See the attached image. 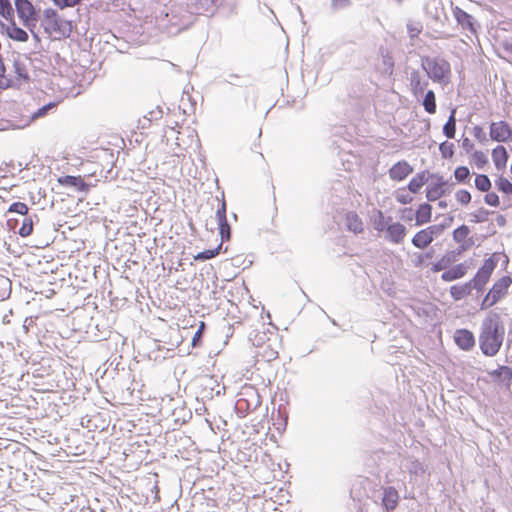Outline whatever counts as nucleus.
I'll return each mask as SVG.
<instances>
[{
	"instance_id": "nucleus-53",
	"label": "nucleus",
	"mask_w": 512,
	"mask_h": 512,
	"mask_svg": "<svg viewBox=\"0 0 512 512\" xmlns=\"http://www.w3.org/2000/svg\"><path fill=\"white\" fill-rule=\"evenodd\" d=\"M474 131H475L474 135L476 138H479V135L483 134V130L481 127H475Z\"/></svg>"
},
{
	"instance_id": "nucleus-5",
	"label": "nucleus",
	"mask_w": 512,
	"mask_h": 512,
	"mask_svg": "<svg viewBox=\"0 0 512 512\" xmlns=\"http://www.w3.org/2000/svg\"><path fill=\"white\" fill-rule=\"evenodd\" d=\"M444 231V226L435 224L430 225L420 231H418L413 237H412V244L419 249H425L428 247L433 240L440 236Z\"/></svg>"
},
{
	"instance_id": "nucleus-11",
	"label": "nucleus",
	"mask_w": 512,
	"mask_h": 512,
	"mask_svg": "<svg viewBox=\"0 0 512 512\" xmlns=\"http://www.w3.org/2000/svg\"><path fill=\"white\" fill-rule=\"evenodd\" d=\"M428 86V80L418 70H412L409 77V87L413 96H421Z\"/></svg>"
},
{
	"instance_id": "nucleus-23",
	"label": "nucleus",
	"mask_w": 512,
	"mask_h": 512,
	"mask_svg": "<svg viewBox=\"0 0 512 512\" xmlns=\"http://www.w3.org/2000/svg\"><path fill=\"white\" fill-rule=\"evenodd\" d=\"M256 356L261 361L271 362L278 357V351L270 343H264L259 347Z\"/></svg>"
},
{
	"instance_id": "nucleus-50",
	"label": "nucleus",
	"mask_w": 512,
	"mask_h": 512,
	"mask_svg": "<svg viewBox=\"0 0 512 512\" xmlns=\"http://www.w3.org/2000/svg\"><path fill=\"white\" fill-rule=\"evenodd\" d=\"M204 328H205V323L204 322H200L199 328L195 332V334H194V336L192 338V346L193 347L198 345L200 339L202 338Z\"/></svg>"
},
{
	"instance_id": "nucleus-7",
	"label": "nucleus",
	"mask_w": 512,
	"mask_h": 512,
	"mask_svg": "<svg viewBox=\"0 0 512 512\" xmlns=\"http://www.w3.org/2000/svg\"><path fill=\"white\" fill-rule=\"evenodd\" d=\"M490 138L497 142L512 141V128L506 121L492 122L489 127Z\"/></svg>"
},
{
	"instance_id": "nucleus-33",
	"label": "nucleus",
	"mask_w": 512,
	"mask_h": 512,
	"mask_svg": "<svg viewBox=\"0 0 512 512\" xmlns=\"http://www.w3.org/2000/svg\"><path fill=\"white\" fill-rule=\"evenodd\" d=\"M491 181L485 174H478L475 177V187L481 192H488L491 189Z\"/></svg>"
},
{
	"instance_id": "nucleus-40",
	"label": "nucleus",
	"mask_w": 512,
	"mask_h": 512,
	"mask_svg": "<svg viewBox=\"0 0 512 512\" xmlns=\"http://www.w3.org/2000/svg\"><path fill=\"white\" fill-rule=\"evenodd\" d=\"M33 220L31 218H25L22 222V225L19 229V235L22 237H28L33 232Z\"/></svg>"
},
{
	"instance_id": "nucleus-17",
	"label": "nucleus",
	"mask_w": 512,
	"mask_h": 512,
	"mask_svg": "<svg viewBox=\"0 0 512 512\" xmlns=\"http://www.w3.org/2000/svg\"><path fill=\"white\" fill-rule=\"evenodd\" d=\"M496 267V263L495 261L492 259V258H489L487 260H485L484 264L482 265V267L478 270L476 276H475V283L478 284V283H481V284H485L487 283V281L489 280L493 270L495 269Z\"/></svg>"
},
{
	"instance_id": "nucleus-52",
	"label": "nucleus",
	"mask_w": 512,
	"mask_h": 512,
	"mask_svg": "<svg viewBox=\"0 0 512 512\" xmlns=\"http://www.w3.org/2000/svg\"><path fill=\"white\" fill-rule=\"evenodd\" d=\"M0 286L3 287V292L0 293V298L4 299L6 295H8L10 283L9 280L3 277H0Z\"/></svg>"
},
{
	"instance_id": "nucleus-13",
	"label": "nucleus",
	"mask_w": 512,
	"mask_h": 512,
	"mask_svg": "<svg viewBox=\"0 0 512 512\" xmlns=\"http://www.w3.org/2000/svg\"><path fill=\"white\" fill-rule=\"evenodd\" d=\"M388 239L395 244L401 243L406 236V228L399 222H394L386 227Z\"/></svg>"
},
{
	"instance_id": "nucleus-8",
	"label": "nucleus",
	"mask_w": 512,
	"mask_h": 512,
	"mask_svg": "<svg viewBox=\"0 0 512 512\" xmlns=\"http://www.w3.org/2000/svg\"><path fill=\"white\" fill-rule=\"evenodd\" d=\"M15 6L19 18L23 21L26 27L34 25L35 22V10L33 5L28 0H15Z\"/></svg>"
},
{
	"instance_id": "nucleus-9",
	"label": "nucleus",
	"mask_w": 512,
	"mask_h": 512,
	"mask_svg": "<svg viewBox=\"0 0 512 512\" xmlns=\"http://www.w3.org/2000/svg\"><path fill=\"white\" fill-rule=\"evenodd\" d=\"M413 172V167L406 161L396 162L388 171L391 180L400 182L405 180Z\"/></svg>"
},
{
	"instance_id": "nucleus-47",
	"label": "nucleus",
	"mask_w": 512,
	"mask_h": 512,
	"mask_svg": "<svg viewBox=\"0 0 512 512\" xmlns=\"http://www.w3.org/2000/svg\"><path fill=\"white\" fill-rule=\"evenodd\" d=\"M351 5L350 0H331V9L334 12H338L340 10L346 9Z\"/></svg>"
},
{
	"instance_id": "nucleus-6",
	"label": "nucleus",
	"mask_w": 512,
	"mask_h": 512,
	"mask_svg": "<svg viewBox=\"0 0 512 512\" xmlns=\"http://www.w3.org/2000/svg\"><path fill=\"white\" fill-rule=\"evenodd\" d=\"M430 183L426 188V198L436 201L446 193L447 181L441 175L429 174Z\"/></svg>"
},
{
	"instance_id": "nucleus-1",
	"label": "nucleus",
	"mask_w": 512,
	"mask_h": 512,
	"mask_svg": "<svg viewBox=\"0 0 512 512\" xmlns=\"http://www.w3.org/2000/svg\"><path fill=\"white\" fill-rule=\"evenodd\" d=\"M504 328L500 323V316L490 312L483 320L479 341L480 348L486 356H494L500 349L503 341Z\"/></svg>"
},
{
	"instance_id": "nucleus-42",
	"label": "nucleus",
	"mask_w": 512,
	"mask_h": 512,
	"mask_svg": "<svg viewBox=\"0 0 512 512\" xmlns=\"http://www.w3.org/2000/svg\"><path fill=\"white\" fill-rule=\"evenodd\" d=\"M470 176V171L466 166H459L454 171V177L458 183H464Z\"/></svg>"
},
{
	"instance_id": "nucleus-21",
	"label": "nucleus",
	"mask_w": 512,
	"mask_h": 512,
	"mask_svg": "<svg viewBox=\"0 0 512 512\" xmlns=\"http://www.w3.org/2000/svg\"><path fill=\"white\" fill-rule=\"evenodd\" d=\"M492 160L498 170L504 169L508 161V152L506 148L502 145L496 146L492 150Z\"/></svg>"
},
{
	"instance_id": "nucleus-18",
	"label": "nucleus",
	"mask_w": 512,
	"mask_h": 512,
	"mask_svg": "<svg viewBox=\"0 0 512 512\" xmlns=\"http://www.w3.org/2000/svg\"><path fill=\"white\" fill-rule=\"evenodd\" d=\"M466 273L467 266L464 263H460L444 271L441 275V279L445 282H451L464 277Z\"/></svg>"
},
{
	"instance_id": "nucleus-36",
	"label": "nucleus",
	"mask_w": 512,
	"mask_h": 512,
	"mask_svg": "<svg viewBox=\"0 0 512 512\" xmlns=\"http://www.w3.org/2000/svg\"><path fill=\"white\" fill-rule=\"evenodd\" d=\"M471 159L477 168H483L488 163V158L485 152L476 150L471 154Z\"/></svg>"
},
{
	"instance_id": "nucleus-26",
	"label": "nucleus",
	"mask_w": 512,
	"mask_h": 512,
	"mask_svg": "<svg viewBox=\"0 0 512 512\" xmlns=\"http://www.w3.org/2000/svg\"><path fill=\"white\" fill-rule=\"evenodd\" d=\"M13 66L16 76L10 79L17 83L14 87H20L23 82H27L29 80V74L26 67L20 61H14Z\"/></svg>"
},
{
	"instance_id": "nucleus-25",
	"label": "nucleus",
	"mask_w": 512,
	"mask_h": 512,
	"mask_svg": "<svg viewBox=\"0 0 512 512\" xmlns=\"http://www.w3.org/2000/svg\"><path fill=\"white\" fill-rule=\"evenodd\" d=\"M347 228L354 233H362L364 230L363 221L355 212L346 215Z\"/></svg>"
},
{
	"instance_id": "nucleus-2",
	"label": "nucleus",
	"mask_w": 512,
	"mask_h": 512,
	"mask_svg": "<svg viewBox=\"0 0 512 512\" xmlns=\"http://www.w3.org/2000/svg\"><path fill=\"white\" fill-rule=\"evenodd\" d=\"M45 32L54 39L66 38L72 31L71 23L62 19L53 10H47L42 20Z\"/></svg>"
},
{
	"instance_id": "nucleus-43",
	"label": "nucleus",
	"mask_w": 512,
	"mask_h": 512,
	"mask_svg": "<svg viewBox=\"0 0 512 512\" xmlns=\"http://www.w3.org/2000/svg\"><path fill=\"white\" fill-rule=\"evenodd\" d=\"M423 30V26L419 22H409L407 24L408 35L411 39L417 38Z\"/></svg>"
},
{
	"instance_id": "nucleus-14",
	"label": "nucleus",
	"mask_w": 512,
	"mask_h": 512,
	"mask_svg": "<svg viewBox=\"0 0 512 512\" xmlns=\"http://www.w3.org/2000/svg\"><path fill=\"white\" fill-rule=\"evenodd\" d=\"M399 494L394 487H386L383 491L382 504L387 511H393L396 509L399 503Z\"/></svg>"
},
{
	"instance_id": "nucleus-39",
	"label": "nucleus",
	"mask_w": 512,
	"mask_h": 512,
	"mask_svg": "<svg viewBox=\"0 0 512 512\" xmlns=\"http://www.w3.org/2000/svg\"><path fill=\"white\" fill-rule=\"evenodd\" d=\"M58 104H59V101H57V102H50V103L42 106L41 108H39L37 111H35L33 113V115L31 116V120H36L38 118H42V117L46 116L47 113L51 109L55 108Z\"/></svg>"
},
{
	"instance_id": "nucleus-35",
	"label": "nucleus",
	"mask_w": 512,
	"mask_h": 512,
	"mask_svg": "<svg viewBox=\"0 0 512 512\" xmlns=\"http://www.w3.org/2000/svg\"><path fill=\"white\" fill-rule=\"evenodd\" d=\"M0 14L6 20H13L14 11L9 0H0Z\"/></svg>"
},
{
	"instance_id": "nucleus-34",
	"label": "nucleus",
	"mask_w": 512,
	"mask_h": 512,
	"mask_svg": "<svg viewBox=\"0 0 512 512\" xmlns=\"http://www.w3.org/2000/svg\"><path fill=\"white\" fill-rule=\"evenodd\" d=\"M450 258L447 257L446 255L442 256L438 261L436 262H432V265L430 267V271L432 273H438L440 271H443V270H447V268L449 267L450 265Z\"/></svg>"
},
{
	"instance_id": "nucleus-41",
	"label": "nucleus",
	"mask_w": 512,
	"mask_h": 512,
	"mask_svg": "<svg viewBox=\"0 0 512 512\" xmlns=\"http://www.w3.org/2000/svg\"><path fill=\"white\" fill-rule=\"evenodd\" d=\"M440 153L443 158L450 159L454 155V144L451 142H443L439 146Z\"/></svg>"
},
{
	"instance_id": "nucleus-29",
	"label": "nucleus",
	"mask_w": 512,
	"mask_h": 512,
	"mask_svg": "<svg viewBox=\"0 0 512 512\" xmlns=\"http://www.w3.org/2000/svg\"><path fill=\"white\" fill-rule=\"evenodd\" d=\"M453 14L458 23L461 24L463 27L472 28L471 15H469L467 12H465L459 7H456L453 10Z\"/></svg>"
},
{
	"instance_id": "nucleus-31",
	"label": "nucleus",
	"mask_w": 512,
	"mask_h": 512,
	"mask_svg": "<svg viewBox=\"0 0 512 512\" xmlns=\"http://www.w3.org/2000/svg\"><path fill=\"white\" fill-rule=\"evenodd\" d=\"M411 192L407 187H401L395 192V199L398 203L402 205H407L413 202L414 198L410 194Z\"/></svg>"
},
{
	"instance_id": "nucleus-16",
	"label": "nucleus",
	"mask_w": 512,
	"mask_h": 512,
	"mask_svg": "<svg viewBox=\"0 0 512 512\" xmlns=\"http://www.w3.org/2000/svg\"><path fill=\"white\" fill-rule=\"evenodd\" d=\"M216 216L221 238L222 240L228 241L231 237V228L227 221L225 204H223L222 207L217 210Z\"/></svg>"
},
{
	"instance_id": "nucleus-10",
	"label": "nucleus",
	"mask_w": 512,
	"mask_h": 512,
	"mask_svg": "<svg viewBox=\"0 0 512 512\" xmlns=\"http://www.w3.org/2000/svg\"><path fill=\"white\" fill-rule=\"evenodd\" d=\"M469 235L470 229L466 225H461L453 231V239L460 244V253L469 250L474 245V241Z\"/></svg>"
},
{
	"instance_id": "nucleus-27",
	"label": "nucleus",
	"mask_w": 512,
	"mask_h": 512,
	"mask_svg": "<svg viewBox=\"0 0 512 512\" xmlns=\"http://www.w3.org/2000/svg\"><path fill=\"white\" fill-rule=\"evenodd\" d=\"M7 34L11 39L15 41L26 42L28 40L27 32L16 26L14 22L7 26Z\"/></svg>"
},
{
	"instance_id": "nucleus-3",
	"label": "nucleus",
	"mask_w": 512,
	"mask_h": 512,
	"mask_svg": "<svg viewBox=\"0 0 512 512\" xmlns=\"http://www.w3.org/2000/svg\"><path fill=\"white\" fill-rule=\"evenodd\" d=\"M422 67L434 82H442L451 74L450 64L445 59L426 58L422 62Z\"/></svg>"
},
{
	"instance_id": "nucleus-19",
	"label": "nucleus",
	"mask_w": 512,
	"mask_h": 512,
	"mask_svg": "<svg viewBox=\"0 0 512 512\" xmlns=\"http://www.w3.org/2000/svg\"><path fill=\"white\" fill-rule=\"evenodd\" d=\"M449 292L455 301H460L467 298L471 294L472 285L470 282L452 285L449 289Z\"/></svg>"
},
{
	"instance_id": "nucleus-20",
	"label": "nucleus",
	"mask_w": 512,
	"mask_h": 512,
	"mask_svg": "<svg viewBox=\"0 0 512 512\" xmlns=\"http://www.w3.org/2000/svg\"><path fill=\"white\" fill-rule=\"evenodd\" d=\"M432 218V206L428 203L420 204L415 213V224L421 226L427 224Z\"/></svg>"
},
{
	"instance_id": "nucleus-37",
	"label": "nucleus",
	"mask_w": 512,
	"mask_h": 512,
	"mask_svg": "<svg viewBox=\"0 0 512 512\" xmlns=\"http://www.w3.org/2000/svg\"><path fill=\"white\" fill-rule=\"evenodd\" d=\"M221 247H222V244H219L214 249H208L203 252H200L194 256V259L203 261V260H208V259L214 258L215 256H217L219 254Z\"/></svg>"
},
{
	"instance_id": "nucleus-49",
	"label": "nucleus",
	"mask_w": 512,
	"mask_h": 512,
	"mask_svg": "<svg viewBox=\"0 0 512 512\" xmlns=\"http://www.w3.org/2000/svg\"><path fill=\"white\" fill-rule=\"evenodd\" d=\"M81 1L82 0H52V2L61 9L66 7H74Z\"/></svg>"
},
{
	"instance_id": "nucleus-54",
	"label": "nucleus",
	"mask_w": 512,
	"mask_h": 512,
	"mask_svg": "<svg viewBox=\"0 0 512 512\" xmlns=\"http://www.w3.org/2000/svg\"><path fill=\"white\" fill-rule=\"evenodd\" d=\"M506 50L512 53V43L506 45Z\"/></svg>"
},
{
	"instance_id": "nucleus-30",
	"label": "nucleus",
	"mask_w": 512,
	"mask_h": 512,
	"mask_svg": "<svg viewBox=\"0 0 512 512\" xmlns=\"http://www.w3.org/2000/svg\"><path fill=\"white\" fill-rule=\"evenodd\" d=\"M455 109L452 110L449 118H448V121L445 123L444 127H443V132L444 134L452 139L455 137V134H456V118H455Z\"/></svg>"
},
{
	"instance_id": "nucleus-24",
	"label": "nucleus",
	"mask_w": 512,
	"mask_h": 512,
	"mask_svg": "<svg viewBox=\"0 0 512 512\" xmlns=\"http://www.w3.org/2000/svg\"><path fill=\"white\" fill-rule=\"evenodd\" d=\"M433 256H434L433 250L423 252V253H418L415 255V257L413 259V264L416 268H419V269H424V268L430 269V267L432 265Z\"/></svg>"
},
{
	"instance_id": "nucleus-38",
	"label": "nucleus",
	"mask_w": 512,
	"mask_h": 512,
	"mask_svg": "<svg viewBox=\"0 0 512 512\" xmlns=\"http://www.w3.org/2000/svg\"><path fill=\"white\" fill-rule=\"evenodd\" d=\"M496 187L499 191L505 193V194H511L512 193V183L507 178L500 176L495 181Z\"/></svg>"
},
{
	"instance_id": "nucleus-15",
	"label": "nucleus",
	"mask_w": 512,
	"mask_h": 512,
	"mask_svg": "<svg viewBox=\"0 0 512 512\" xmlns=\"http://www.w3.org/2000/svg\"><path fill=\"white\" fill-rule=\"evenodd\" d=\"M57 182L62 186H72L79 191L88 192L89 184H87L81 176H61Z\"/></svg>"
},
{
	"instance_id": "nucleus-46",
	"label": "nucleus",
	"mask_w": 512,
	"mask_h": 512,
	"mask_svg": "<svg viewBox=\"0 0 512 512\" xmlns=\"http://www.w3.org/2000/svg\"><path fill=\"white\" fill-rule=\"evenodd\" d=\"M455 199L461 205H467L471 201V194L468 190L461 189L455 193Z\"/></svg>"
},
{
	"instance_id": "nucleus-44",
	"label": "nucleus",
	"mask_w": 512,
	"mask_h": 512,
	"mask_svg": "<svg viewBox=\"0 0 512 512\" xmlns=\"http://www.w3.org/2000/svg\"><path fill=\"white\" fill-rule=\"evenodd\" d=\"M28 211L29 208L24 202H14L8 208V212L18 213L20 215H27Z\"/></svg>"
},
{
	"instance_id": "nucleus-45",
	"label": "nucleus",
	"mask_w": 512,
	"mask_h": 512,
	"mask_svg": "<svg viewBox=\"0 0 512 512\" xmlns=\"http://www.w3.org/2000/svg\"><path fill=\"white\" fill-rule=\"evenodd\" d=\"M386 224L384 213L378 210L376 218L373 220L374 229L381 232L387 227Z\"/></svg>"
},
{
	"instance_id": "nucleus-48",
	"label": "nucleus",
	"mask_w": 512,
	"mask_h": 512,
	"mask_svg": "<svg viewBox=\"0 0 512 512\" xmlns=\"http://www.w3.org/2000/svg\"><path fill=\"white\" fill-rule=\"evenodd\" d=\"M484 201L486 204H488L489 206H493V207H498L500 204L499 197L494 192L487 193L484 197Z\"/></svg>"
},
{
	"instance_id": "nucleus-28",
	"label": "nucleus",
	"mask_w": 512,
	"mask_h": 512,
	"mask_svg": "<svg viewBox=\"0 0 512 512\" xmlns=\"http://www.w3.org/2000/svg\"><path fill=\"white\" fill-rule=\"evenodd\" d=\"M422 105L424 107V110L429 114H435L437 105H436V96L434 91L428 90L425 93Z\"/></svg>"
},
{
	"instance_id": "nucleus-22",
	"label": "nucleus",
	"mask_w": 512,
	"mask_h": 512,
	"mask_svg": "<svg viewBox=\"0 0 512 512\" xmlns=\"http://www.w3.org/2000/svg\"><path fill=\"white\" fill-rule=\"evenodd\" d=\"M428 180V171L419 172L409 181L407 188L411 193H418Z\"/></svg>"
},
{
	"instance_id": "nucleus-4",
	"label": "nucleus",
	"mask_w": 512,
	"mask_h": 512,
	"mask_svg": "<svg viewBox=\"0 0 512 512\" xmlns=\"http://www.w3.org/2000/svg\"><path fill=\"white\" fill-rule=\"evenodd\" d=\"M512 284V279L510 276H503L496 283H494L493 287L490 289L488 294L482 301L481 308L487 309L495 305L500 299H502L506 293L510 285Z\"/></svg>"
},
{
	"instance_id": "nucleus-32",
	"label": "nucleus",
	"mask_w": 512,
	"mask_h": 512,
	"mask_svg": "<svg viewBox=\"0 0 512 512\" xmlns=\"http://www.w3.org/2000/svg\"><path fill=\"white\" fill-rule=\"evenodd\" d=\"M6 68L2 57L0 56V89H8L14 87L17 83L5 76Z\"/></svg>"
},
{
	"instance_id": "nucleus-51",
	"label": "nucleus",
	"mask_w": 512,
	"mask_h": 512,
	"mask_svg": "<svg viewBox=\"0 0 512 512\" xmlns=\"http://www.w3.org/2000/svg\"><path fill=\"white\" fill-rule=\"evenodd\" d=\"M489 212L484 209L480 208L476 214H474L475 222H483L488 219Z\"/></svg>"
},
{
	"instance_id": "nucleus-12",
	"label": "nucleus",
	"mask_w": 512,
	"mask_h": 512,
	"mask_svg": "<svg viewBox=\"0 0 512 512\" xmlns=\"http://www.w3.org/2000/svg\"><path fill=\"white\" fill-rule=\"evenodd\" d=\"M453 338L461 350L470 351L475 346V337L468 329H457Z\"/></svg>"
}]
</instances>
